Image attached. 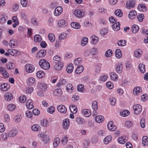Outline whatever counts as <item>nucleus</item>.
Returning a JSON list of instances; mask_svg holds the SVG:
<instances>
[{"label":"nucleus","mask_w":148,"mask_h":148,"mask_svg":"<svg viewBox=\"0 0 148 148\" xmlns=\"http://www.w3.org/2000/svg\"><path fill=\"white\" fill-rule=\"evenodd\" d=\"M39 65L42 69L45 70L49 69L50 66L49 62L45 59H41L40 61Z\"/></svg>","instance_id":"obj_1"},{"label":"nucleus","mask_w":148,"mask_h":148,"mask_svg":"<svg viewBox=\"0 0 148 148\" xmlns=\"http://www.w3.org/2000/svg\"><path fill=\"white\" fill-rule=\"evenodd\" d=\"M26 71L28 73H33L35 70V66L32 64H28L25 66Z\"/></svg>","instance_id":"obj_2"},{"label":"nucleus","mask_w":148,"mask_h":148,"mask_svg":"<svg viewBox=\"0 0 148 148\" xmlns=\"http://www.w3.org/2000/svg\"><path fill=\"white\" fill-rule=\"evenodd\" d=\"M133 109L134 114H139L142 110V107L139 104L134 105Z\"/></svg>","instance_id":"obj_3"},{"label":"nucleus","mask_w":148,"mask_h":148,"mask_svg":"<svg viewBox=\"0 0 148 148\" xmlns=\"http://www.w3.org/2000/svg\"><path fill=\"white\" fill-rule=\"evenodd\" d=\"M74 14L79 18H81L83 17L84 15V13L80 9H77L74 11Z\"/></svg>","instance_id":"obj_4"},{"label":"nucleus","mask_w":148,"mask_h":148,"mask_svg":"<svg viewBox=\"0 0 148 148\" xmlns=\"http://www.w3.org/2000/svg\"><path fill=\"white\" fill-rule=\"evenodd\" d=\"M142 88L139 86H136L133 89V93L135 95L138 96L142 92Z\"/></svg>","instance_id":"obj_5"},{"label":"nucleus","mask_w":148,"mask_h":148,"mask_svg":"<svg viewBox=\"0 0 148 148\" xmlns=\"http://www.w3.org/2000/svg\"><path fill=\"white\" fill-rule=\"evenodd\" d=\"M38 136L42 137V141L44 143H47L50 141L49 138L47 135L41 134L38 135Z\"/></svg>","instance_id":"obj_6"},{"label":"nucleus","mask_w":148,"mask_h":148,"mask_svg":"<svg viewBox=\"0 0 148 148\" xmlns=\"http://www.w3.org/2000/svg\"><path fill=\"white\" fill-rule=\"evenodd\" d=\"M69 123L70 122L69 119H64L62 123L63 128L64 130L68 129L69 126Z\"/></svg>","instance_id":"obj_7"},{"label":"nucleus","mask_w":148,"mask_h":148,"mask_svg":"<svg viewBox=\"0 0 148 148\" xmlns=\"http://www.w3.org/2000/svg\"><path fill=\"white\" fill-rule=\"evenodd\" d=\"M58 112L63 114L66 113L67 111V109L63 105H60L58 106L57 108Z\"/></svg>","instance_id":"obj_8"},{"label":"nucleus","mask_w":148,"mask_h":148,"mask_svg":"<svg viewBox=\"0 0 148 148\" xmlns=\"http://www.w3.org/2000/svg\"><path fill=\"white\" fill-rule=\"evenodd\" d=\"M63 11V8L61 7H57L55 10L54 15L55 16H58L60 15Z\"/></svg>","instance_id":"obj_9"},{"label":"nucleus","mask_w":148,"mask_h":148,"mask_svg":"<svg viewBox=\"0 0 148 148\" xmlns=\"http://www.w3.org/2000/svg\"><path fill=\"white\" fill-rule=\"evenodd\" d=\"M107 126L108 129L112 131H115L116 128V126L113 125L112 121H110L108 122Z\"/></svg>","instance_id":"obj_10"},{"label":"nucleus","mask_w":148,"mask_h":148,"mask_svg":"<svg viewBox=\"0 0 148 148\" xmlns=\"http://www.w3.org/2000/svg\"><path fill=\"white\" fill-rule=\"evenodd\" d=\"M123 69V65L121 63H119L116 66V71L117 73H120L122 72Z\"/></svg>","instance_id":"obj_11"},{"label":"nucleus","mask_w":148,"mask_h":148,"mask_svg":"<svg viewBox=\"0 0 148 148\" xmlns=\"http://www.w3.org/2000/svg\"><path fill=\"white\" fill-rule=\"evenodd\" d=\"M65 90L67 93L72 92L73 90V86L71 84H67L65 86Z\"/></svg>","instance_id":"obj_12"},{"label":"nucleus","mask_w":148,"mask_h":148,"mask_svg":"<svg viewBox=\"0 0 148 148\" xmlns=\"http://www.w3.org/2000/svg\"><path fill=\"white\" fill-rule=\"evenodd\" d=\"M46 53V51L44 49L41 50L37 53L36 57L39 58L44 56Z\"/></svg>","instance_id":"obj_13"},{"label":"nucleus","mask_w":148,"mask_h":148,"mask_svg":"<svg viewBox=\"0 0 148 148\" xmlns=\"http://www.w3.org/2000/svg\"><path fill=\"white\" fill-rule=\"evenodd\" d=\"M13 98V96L10 93H5L4 95V99L7 101H9Z\"/></svg>","instance_id":"obj_14"},{"label":"nucleus","mask_w":148,"mask_h":148,"mask_svg":"<svg viewBox=\"0 0 148 148\" xmlns=\"http://www.w3.org/2000/svg\"><path fill=\"white\" fill-rule=\"evenodd\" d=\"M18 133V131L15 129H13L10 130L8 133L9 137H15Z\"/></svg>","instance_id":"obj_15"},{"label":"nucleus","mask_w":148,"mask_h":148,"mask_svg":"<svg viewBox=\"0 0 148 148\" xmlns=\"http://www.w3.org/2000/svg\"><path fill=\"white\" fill-rule=\"evenodd\" d=\"M26 105L28 109H32L34 108L32 101L31 99H28L26 103Z\"/></svg>","instance_id":"obj_16"},{"label":"nucleus","mask_w":148,"mask_h":148,"mask_svg":"<svg viewBox=\"0 0 148 148\" xmlns=\"http://www.w3.org/2000/svg\"><path fill=\"white\" fill-rule=\"evenodd\" d=\"M31 129L34 132H38L40 130V127L38 124H34L32 126Z\"/></svg>","instance_id":"obj_17"},{"label":"nucleus","mask_w":148,"mask_h":148,"mask_svg":"<svg viewBox=\"0 0 148 148\" xmlns=\"http://www.w3.org/2000/svg\"><path fill=\"white\" fill-rule=\"evenodd\" d=\"M71 26L73 28L75 29H79L81 27L79 23L75 22H72Z\"/></svg>","instance_id":"obj_18"},{"label":"nucleus","mask_w":148,"mask_h":148,"mask_svg":"<svg viewBox=\"0 0 148 148\" xmlns=\"http://www.w3.org/2000/svg\"><path fill=\"white\" fill-rule=\"evenodd\" d=\"M137 15L136 12L135 10H132L130 11L128 17L129 18L131 19H133L135 18Z\"/></svg>","instance_id":"obj_19"},{"label":"nucleus","mask_w":148,"mask_h":148,"mask_svg":"<svg viewBox=\"0 0 148 148\" xmlns=\"http://www.w3.org/2000/svg\"><path fill=\"white\" fill-rule=\"evenodd\" d=\"M60 142V139L58 137L55 138L53 143V146L54 148H56L59 144Z\"/></svg>","instance_id":"obj_20"},{"label":"nucleus","mask_w":148,"mask_h":148,"mask_svg":"<svg viewBox=\"0 0 148 148\" xmlns=\"http://www.w3.org/2000/svg\"><path fill=\"white\" fill-rule=\"evenodd\" d=\"M63 66V64L61 62L58 63L55 65L54 68L56 71H59L62 69Z\"/></svg>","instance_id":"obj_21"},{"label":"nucleus","mask_w":148,"mask_h":148,"mask_svg":"<svg viewBox=\"0 0 148 148\" xmlns=\"http://www.w3.org/2000/svg\"><path fill=\"white\" fill-rule=\"evenodd\" d=\"M110 77L111 79L114 81H116L118 79L117 75L114 72H111L110 73Z\"/></svg>","instance_id":"obj_22"},{"label":"nucleus","mask_w":148,"mask_h":148,"mask_svg":"<svg viewBox=\"0 0 148 148\" xmlns=\"http://www.w3.org/2000/svg\"><path fill=\"white\" fill-rule=\"evenodd\" d=\"M142 144L144 147L147 146L148 145V137L146 136L143 137L142 139Z\"/></svg>","instance_id":"obj_23"},{"label":"nucleus","mask_w":148,"mask_h":148,"mask_svg":"<svg viewBox=\"0 0 148 148\" xmlns=\"http://www.w3.org/2000/svg\"><path fill=\"white\" fill-rule=\"evenodd\" d=\"M142 52L141 50L140 49H138L135 51L134 55L135 57L137 58H140L142 56Z\"/></svg>","instance_id":"obj_24"},{"label":"nucleus","mask_w":148,"mask_h":148,"mask_svg":"<svg viewBox=\"0 0 148 148\" xmlns=\"http://www.w3.org/2000/svg\"><path fill=\"white\" fill-rule=\"evenodd\" d=\"M62 94V90L60 89H56L53 91V94L54 95L60 96Z\"/></svg>","instance_id":"obj_25"},{"label":"nucleus","mask_w":148,"mask_h":148,"mask_svg":"<svg viewBox=\"0 0 148 148\" xmlns=\"http://www.w3.org/2000/svg\"><path fill=\"white\" fill-rule=\"evenodd\" d=\"M9 88V85L7 83H4L1 85V90L3 91H5Z\"/></svg>","instance_id":"obj_26"},{"label":"nucleus","mask_w":148,"mask_h":148,"mask_svg":"<svg viewBox=\"0 0 148 148\" xmlns=\"http://www.w3.org/2000/svg\"><path fill=\"white\" fill-rule=\"evenodd\" d=\"M0 72L4 77H8V74L4 68L2 67H0Z\"/></svg>","instance_id":"obj_27"},{"label":"nucleus","mask_w":148,"mask_h":148,"mask_svg":"<svg viewBox=\"0 0 148 148\" xmlns=\"http://www.w3.org/2000/svg\"><path fill=\"white\" fill-rule=\"evenodd\" d=\"M17 44V42L16 40L13 39L11 40L9 42V45L11 48H14V47Z\"/></svg>","instance_id":"obj_28"},{"label":"nucleus","mask_w":148,"mask_h":148,"mask_svg":"<svg viewBox=\"0 0 148 148\" xmlns=\"http://www.w3.org/2000/svg\"><path fill=\"white\" fill-rule=\"evenodd\" d=\"M12 20L13 22L14 23V24H13V27L14 28H15L17 25L19 24L18 18L14 16L12 18Z\"/></svg>","instance_id":"obj_29"},{"label":"nucleus","mask_w":148,"mask_h":148,"mask_svg":"<svg viewBox=\"0 0 148 148\" xmlns=\"http://www.w3.org/2000/svg\"><path fill=\"white\" fill-rule=\"evenodd\" d=\"M126 5L129 8H133L135 5V2L134 1L130 0L127 2Z\"/></svg>","instance_id":"obj_30"},{"label":"nucleus","mask_w":148,"mask_h":148,"mask_svg":"<svg viewBox=\"0 0 148 148\" xmlns=\"http://www.w3.org/2000/svg\"><path fill=\"white\" fill-rule=\"evenodd\" d=\"M69 108L71 112L73 114L76 113L77 112V108L75 105H71L69 107Z\"/></svg>","instance_id":"obj_31"},{"label":"nucleus","mask_w":148,"mask_h":148,"mask_svg":"<svg viewBox=\"0 0 148 148\" xmlns=\"http://www.w3.org/2000/svg\"><path fill=\"white\" fill-rule=\"evenodd\" d=\"M45 76V73L42 71H39L36 73V76L39 78H42Z\"/></svg>","instance_id":"obj_32"},{"label":"nucleus","mask_w":148,"mask_h":148,"mask_svg":"<svg viewBox=\"0 0 148 148\" xmlns=\"http://www.w3.org/2000/svg\"><path fill=\"white\" fill-rule=\"evenodd\" d=\"M138 8L139 10H142L143 12H146L147 10L146 7L143 4H139L138 6Z\"/></svg>","instance_id":"obj_33"},{"label":"nucleus","mask_w":148,"mask_h":148,"mask_svg":"<svg viewBox=\"0 0 148 148\" xmlns=\"http://www.w3.org/2000/svg\"><path fill=\"white\" fill-rule=\"evenodd\" d=\"M112 136H108L105 138L103 140V143L105 144H108L111 140Z\"/></svg>","instance_id":"obj_34"},{"label":"nucleus","mask_w":148,"mask_h":148,"mask_svg":"<svg viewBox=\"0 0 148 148\" xmlns=\"http://www.w3.org/2000/svg\"><path fill=\"white\" fill-rule=\"evenodd\" d=\"M120 23L119 22L114 23L112 25V27L113 30L115 31L119 30L120 29Z\"/></svg>","instance_id":"obj_35"},{"label":"nucleus","mask_w":148,"mask_h":148,"mask_svg":"<svg viewBox=\"0 0 148 148\" xmlns=\"http://www.w3.org/2000/svg\"><path fill=\"white\" fill-rule=\"evenodd\" d=\"M73 69V67L72 64H69L66 67V71L68 73H72Z\"/></svg>","instance_id":"obj_36"},{"label":"nucleus","mask_w":148,"mask_h":148,"mask_svg":"<svg viewBox=\"0 0 148 148\" xmlns=\"http://www.w3.org/2000/svg\"><path fill=\"white\" fill-rule=\"evenodd\" d=\"M58 25L59 26L62 27H65L67 25L65 21L62 19L58 21Z\"/></svg>","instance_id":"obj_37"},{"label":"nucleus","mask_w":148,"mask_h":148,"mask_svg":"<svg viewBox=\"0 0 148 148\" xmlns=\"http://www.w3.org/2000/svg\"><path fill=\"white\" fill-rule=\"evenodd\" d=\"M118 141L119 143L123 144L126 142L127 140L125 137H121L118 138Z\"/></svg>","instance_id":"obj_38"},{"label":"nucleus","mask_w":148,"mask_h":148,"mask_svg":"<svg viewBox=\"0 0 148 148\" xmlns=\"http://www.w3.org/2000/svg\"><path fill=\"white\" fill-rule=\"evenodd\" d=\"M40 124L44 127H46L49 125L48 121L46 119L42 120L40 121Z\"/></svg>","instance_id":"obj_39"},{"label":"nucleus","mask_w":148,"mask_h":148,"mask_svg":"<svg viewBox=\"0 0 148 148\" xmlns=\"http://www.w3.org/2000/svg\"><path fill=\"white\" fill-rule=\"evenodd\" d=\"M139 69L142 73H144L145 71V65L143 64H140L138 66Z\"/></svg>","instance_id":"obj_40"},{"label":"nucleus","mask_w":148,"mask_h":148,"mask_svg":"<svg viewBox=\"0 0 148 148\" xmlns=\"http://www.w3.org/2000/svg\"><path fill=\"white\" fill-rule=\"evenodd\" d=\"M82 114L86 117H89L91 115L89 110L88 109H84L82 111Z\"/></svg>","instance_id":"obj_41"},{"label":"nucleus","mask_w":148,"mask_h":148,"mask_svg":"<svg viewBox=\"0 0 148 148\" xmlns=\"http://www.w3.org/2000/svg\"><path fill=\"white\" fill-rule=\"evenodd\" d=\"M8 52L11 55L14 56L17 53L18 51L16 49H9L8 50Z\"/></svg>","instance_id":"obj_42"},{"label":"nucleus","mask_w":148,"mask_h":148,"mask_svg":"<svg viewBox=\"0 0 148 148\" xmlns=\"http://www.w3.org/2000/svg\"><path fill=\"white\" fill-rule=\"evenodd\" d=\"M84 69V67L82 65H79L77 68L75 72L77 74H79L83 71Z\"/></svg>","instance_id":"obj_43"},{"label":"nucleus","mask_w":148,"mask_h":148,"mask_svg":"<svg viewBox=\"0 0 148 148\" xmlns=\"http://www.w3.org/2000/svg\"><path fill=\"white\" fill-rule=\"evenodd\" d=\"M103 117L101 116H97L95 117V121L98 123H100L103 120Z\"/></svg>","instance_id":"obj_44"},{"label":"nucleus","mask_w":148,"mask_h":148,"mask_svg":"<svg viewBox=\"0 0 148 148\" xmlns=\"http://www.w3.org/2000/svg\"><path fill=\"white\" fill-rule=\"evenodd\" d=\"M92 43L93 45H95L98 42V37L95 35H92L91 36Z\"/></svg>","instance_id":"obj_45"},{"label":"nucleus","mask_w":148,"mask_h":148,"mask_svg":"<svg viewBox=\"0 0 148 148\" xmlns=\"http://www.w3.org/2000/svg\"><path fill=\"white\" fill-rule=\"evenodd\" d=\"M114 13L115 15L119 17H121L123 15V13L121 10L120 9H118L114 11Z\"/></svg>","instance_id":"obj_46"},{"label":"nucleus","mask_w":148,"mask_h":148,"mask_svg":"<svg viewBox=\"0 0 148 148\" xmlns=\"http://www.w3.org/2000/svg\"><path fill=\"white\" fill-rule=\"evenodd\" d=\"M16 107V106L14 104H10L8 106L7 108L9 110L12 111L15 109Z\"/></svg>","instance_id":"obj_47"},{"label":"nucleus","mask_w":148,"mask_h":148,"mask_svg":"<svg viewBox=\"0 0 148 148\" xmlns=\"http://www.w3.org/2000/svg\"><path fill=\"white\" fill-rule=\"evenodd\" d=\"M139 29V27L137 25H134L132 27V30L133 33H136Z\"/></svg>","instance_id":"obj_48"},{"label":"nucleus","mask_w":148,"mask_h":148,"mask_svg":"<svg viewBox=\"0 0 148 148\" xmlns=\"http://www.w3.org/2000/svg\"><path fill=\"white\" fill-rule=\"evenodd\" d=\"M9 137L8 134L5 132L3 133L1 135V139L4 141L7 140Z\"/></svg>","instance_id":"obj_49"},{"label":"nucleus","mask_w":148,"mask_h":148,"mask_svg":"<svg viewBox=\"0 0 148 148\" xmlns=\"http://www.w3.org/2000/svg\"><path fill=\"white\" fill-rule=\"evenodd\" d=\"M48 38L49 40L51 42H53L55 39V38L54 35L52 33H50L48 35Z\"/></svg>","instance_id":"obj_50"},{"label":"nucleus","mask_w":148,"mask_h":148,"mask_svg":"<svg viewBox=\"0 0 148 148\" xmlns=\"http://www.w3.org/2000/svg\"><path fill=\"white\" fill-rule=\"evenodd\" d=\"M40 88L43 91H45L47 89V84L44 83H40L39 85Z\"/></svg>","instance_id":"obj_51"},{"label":"nucleus","mask_w":148,"mask_h":148,"mask_svg":"<svg viewBox=\"0 0 148 148\" xmlns=\"http://www.w3.org/2000/svg\"><path fill=\"white\" fill-rule=\"evenodd\" d=\"M35 81V79L33 77H30L28 78L27 82L30 85L33 84Z\"/></svg>","instance_id":"obj_52"},{"label":"nucleus","mask_w":148,"mask_h":148,"mask_svg":"<svg viewBox=\"0 0 148 148\" xmlns=\"http://www.w3.org/2000/svg\"><path fill=\"white\" fill-rule=\"evenodd\" d=\"M34 41L35 42H39L42 40V38L39 35H36L34 37Z\"/></svg>","instance_id":"obj_53"},{"label":"nucleus","mask_w":148,"mask_h":148,"mask_svg":"<svg viewBox=\"0 0 148 148\" xmlns=\"http://www.w3.org/2000/svg\"><path fill=\"white\" fill-rule=\"evenodd\" d=\"M88 39L87 38L84 37L82 40L81 45L82 46L86 45L88 42Z\"/></svg>","instance_id":"obj_54"},{"label":"nucleus","mask_w":148,"mask_h":148,"mask_svg":"<svg viewBox=\"0 0 148 148\" xmlns=\"http://www.w3.org/2000/svg\"><path fill=\"white\" fill-rule=\"evenodd\" d=\"M112 54V51L111 49L107 50L105 53V56L106 57L109 58L111 57Z\"/></svg>","instance_id":"obj_55"},{"label":"nucleus","mask_w":148,"mask_h":148,"mask_svg":"<svg viewBox=\"0 0 148 148\" xmlns=\"http://www.w3.org/2000/svg\"><path fill=\"white\" fill-rule=\"evenodd\" d=\"M15 67L14 64L12 62H8L7 64V68L8 69H12Z\"/></svg>","instance_id":"obj_56"},{"label":"nucleus","mask_w":148,"mask_h":148,"mask_svg":"<svg viewBox=\"0 0 148 148\" xmlns=\"http://www.w3.org/2000/svg\"><path fill=\"white\" fill-rule=\"evenodd\" d=\"M115 56L118 58H120L122 56L121 51L119 49H117L115 51Z\"/></svg>","instance_id":"obj_57"},{"label":"nucleus","mask_w":148,"mask_h":148,"mask_svg":"<svg viewBox=\"0 0 148 148\" xmlns=\"http://www.w3.org/2000/svg\"><path fill=\"white\" fill-rule=\"evenodd\" d=\"M26 98L25 96L23 95L20 96L19 98V102L21 103H24L26 101Z\"/></svg>","instance_id":"obj_58"},{"label":"nucleus","mask_w":148,"mask_h":148,"mask_svg":"<svg viewBox=\"0 0 148 148\" xmlns=\"http://www.w3.org/2000/svg\"><path fill=\"white\" fill-rule=\"evenodd\" d=\"M92 109L95 110H96L98 108V105L97 102L96 101L93 102L92 105Z\"/></svg>","instance_id":"obj_59"},{"label":"nucleus","mask_w":148,"mask_h":148,"mask_svg":"<svg viewBox=\"0 0 148 148\" xmlns=\"http://www.w3.org/2000/svg\"><path fill=\"white\" fill-rule=\"evenodd\" d=\"M126 41L125 40H121L119 41L117 43L118 45L120 46H123L125 45Z\"/></svg>","instance_id":"obj_60"},{"label":"nucleus","mask_w":148,"mask_h":148,"mask_svg":"<svg viewBox=\"0 0 148 148\" xmlns=\"http://www.w3.org/2000/svg\"><path fill=\"white\" fill-rule=\"evenodd\" d=\"M108 31L107 28H102L100 31L101 34L103 36L106 35L108 32Z\"/></svg>","instance_id":"obj_61"},{"label":"nucleus","mask_w":148,"mask_h":148,"mask_svg":"<svg viewBox=\"0 0 148 148\" xmlns=\"http://www.w3.org/2000/svg\"><path fill=\"white\" fill-rule=\"evenodd\" d=\"M133 124V122L129 121H126L125 123L126 127L128 128H130L132 126Z\"/></svg>","instance_id":"obj_62"},{"label":"nucleus","mask_w":148,"mask_h":148,"mask_svg":"<svg viewBox=\"0 0 148 148\" xmlns=\"http://www.w3.org/2000/svg\"><path fill=\"white\" fill-rule=\"evenodd\" d=\"M55 111V109L54 107L53 106H51L48 108L47 112L50 114H52Z\"/></svg>","instance_id":"obj_63"},{"label":"nucleus","mask_w":148,"mask_h":148,"mask_svg":"<svg viewBox=\"0 0 148 148\" xmlns=\"http://www.w3.org/2000/svg\"><path fill=\"white\" fill-rule=\"evenodd\" d=\"M53 60L56 62V63H60L61 60L60 57L58 56H56L53 58Z\"/></svg>","instance_id":"obj_64"}]
</instances>
